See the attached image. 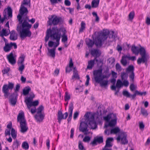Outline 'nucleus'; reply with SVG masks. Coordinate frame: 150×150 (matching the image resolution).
Instances as JSON below:
<instances>
[{"instance_id": "obj_9", "label": "nucleus", "mask_w": 150, "mask_h": 150, "mask_svg": "<svg viewBox=\"0 0 150 150\" xmlns=\"http://www.w3.org/2000/svg\"><path fill=\"white\" fill-rule=\"evenodd\" d=\"M62 22L63 20L62 18L55 15H52L51 16V18H49L48 23L49 25H56L61 23Z\"/></svg>"}, {"instance_id": "obj_60", "label": "nucleus", "mask_w": 150, "mask_h": 150, "mask_svg": "<svg viewBox=\"0 0 150 150\" xmlns=\"http://www.w3.org/2000/svg\"><path fill=\"white\" fill-rule=\"evenodd\" d=\"M18 68V70L22 72L25 68V66L24 64H21Z\"/></svg>"}, {"instance_id": "obj_8", "label": "nucleus", "mask_w": 150, "mask_h": 150, "mask_svg": "<svg viewBox=\"0 0 150 150\" xmlns=\"http://www.w3.org/2000/svg\"><path fill=\"white\" fill-rule=\"evenodd\" d=\"M24 5H28L30 7V0H23L22 2L19 10L20 14H19L22 17L24 14L26 15L28 12L27 8L24 7Z\"/></svg>"}, {"instance_id": "obj_47", "label": "nucleus", "mask_w": 150, "mask_h": 150, "mask_svg": "<svg viewBox=\"0 0 150 150\" xmlns=\"http://www.w3.org/2000/svg\"><path fill=\"white\" fill-rule=\"evenodd\" d=\"M121 63L124 66H125L127 64V61L126 58L123 56L120 61Z\"/></svg>"}, {"instance_id": "obj_6", "label": "nucleus", "mask_w": 150, "mask_h": 150, "mask_svg": "<svg viewBox=\"0 0 150 150\" xmlns=\"http://www.w3.org/2000/svg\"><path fill=\"white\" fill-rule=\"evenodd\" d=\"M50 30L52 32L53 31H56V33L60 35V38L61 36V33H62V41L65 43L67 42L68 40L67 36L66 35V30L65 28L63 27H61L59 28H58L57 27H52Z\"/></svg>"}, {"instance_id": "obj_48", "label": "nucleus", "mask_w": 150, "mask_h": 150, "mask_svg": "<svg viewBox=\"0 0 150 150\" xmlns=\"http://www.w3.org/2000/svg\"><path fill=\"white\" fill-rule=\"evenodd\" d=\"M30 97H29L27 98L25 100V102L27 101V100H28V99L29 98H30V99L31 100H33V98H34L35 97V95L32 92H31L29 94Z\"/></svg>"}, {"instance_id": "obj_57", "label": "nucleus", "mask_w": 150, "mask_h": 150, "mask_svg": "<svg viewBox=\"0 0 150 150\" xmlns=\"http://www.w3.org/2000/svg\"><path fill=\"white\" fill-rule=\"evenodd\" d=\"M111 129H105L104 131V134H105L108 136L110 134H112L111 133Z\"/></svg>"}, {"instance_id": "obj_31", "label": "nucleus", "mask_w": 150, "mask_h": 150, "mask_svg": "<svg viewBox=\"0 0 150 150\" xmlns=\"http://www.w3.org/2000/svg\"><path fill=\"white\" fill-rule=\"evenodd\" d=\"M10 43H5V46L3 47L4 50L6 52H9L11 49Z\"/></svg>"}, {"instance_id": "obj_27", "label": "nucleus", "mask_w": 150, "mask_h": 150, "mask_svg": "<svg viewBox=\"0 0 150 150\" xmlns=\"http://www.w3.org/2000/svg\"><path fill=\"white\" fill-rule=\"evenodd\" d=\"M110 129V132L112 134H116L119 133L120 134V132H120V129L118 127L112 128H111Z\"/></svg>"}, {"instance_id": "obj_19", "label": "nucleus", "mask_w": 150, "mask_h": 150, "mask_svg": "<svg viewBox=\"0 0 150 150\" xmlns=\"http://www.w3.org/2000/svg\"><path fill=\"white\" fill-rule=\"evenodd\" d=\"M65 115L64 117V115L62 114V112L60 111H59L58 112L57 119L58 122L59 123H60L61 120L63 119H66L68 117V113L67 112H66L64 114Z\"/></svg>"}, {"instance_id": "obj_58", "label": "nucleus", "mask_w": 150, "mask_h": 150, "mask_svg": "<svg viewBox=\"0 0 150 150\" xmlns=\"http://www.w3.org/2000/svg\"><path fill=\"white\" fill-rule=\"evenodd\" d=\"M122 84V86H124L125 87H127L129 85V82L127 80H125L123 81Z\"/></svg>"}, {"instance_id": "obj_51", "label": "nucleus", "mask_w": 150, "mask_h": 150, "mask_svg": "<svg viewBox=\"0 0 150 150\" xmlns=\"http://www.w3.org/2000/svg\"><path fill=\"white\" fill-rule=\"evenodd\" d=\"M135 92L136 93V94L137 95H140L141 96H142L143 95L144 96L146 94V92H141L138 91L137 90H136L135 91Z\"/></svg>"}, {"instance_id": "obj_16", "label": "nucleus", "mask_w": 150, "mask_h": 150, "mask_svg": "<svg viewBox=\"0 0 150 150\" xmlns=\"http://www.w3.org/2000/svg\"><path fill=\"white\" fill-rule=\"evenodd\" d=\"M20 132L23 134L26 132L28 129L26 122H21L20 123Z\"/></svg>"}, {"instance_id": "obj_43", "label": "nucleus", "mask_w": 150, "mask_h": 150, "mask_svg": "<svg viewBox=\"0 0 150 150\" xmlns=\"http://www.w3.org/2000/svg\"><path fill=\"white\" fill-rule=\"evenodd\" d=\"M116 86V87L118 88H120L122 86V82L120 79L117 80Z\"/></svg>"}, {"instance_id": "obj_61", "label": "nucleus", "mask_w": 150, "mask_h": 150, "mask_svg": "<svg viewBox=\"0 0 150 150\" xmlns=\"http://www.w3.org/2000/svg\"><path fill=\"white\" fill-rule=\"evenodd\" d=\"M10 68L7 67L6 69H4L2 71V72L4 74H5L7 73L10 70Z\"/></svg>"}, {"instance_id": "obj_55", "label": "nucleus", "mask_w": 150, "mask_h": 150, "mask_svg": "<svg viewBox=\"0 0 150 150\" xmlns=\"http://www.w3.org/2000/svg\"><path fill=\"white\" fill-rule=\"evenodd\" d=\"M139 129L141 130H143L144 127V125L142 122H139Z\"/></svg>"}, {"instance_id": "obj_7", "label": "nucleus", "mask_w": 150, "mask_h": 150, "mask_svg": "<svg viewBox=\"0 0 150 150\" xmlns=\"http://www.w3.org/2000/svg\"><path fill=\"white\" fill-rule=\"evenodd\" d=\"M104 119L106 121L109 122L108 126L110 127H113L116 124L117 118L115 114H111L108 115L104 117Z\"/></svg>"}, {"instance_id": "obj_15", "label": "nucleus", "mask_w": 150, "mask_h": 150, "mask_svg": "<svg viewBox=\"0 0 150 150\" xmlns=\"http://www.w3.org/2000/svg\"><path fill=\"white\" fill-rule=\"evenodd\" d=\"M33 100H31L30 98L28 99L27 101L25 102L26 103L27 108L28 110H30V108L32 106L35 107L37 106L39 104V101L38 100H35L34 101H32Z\"/></svg>"}, {"instance_id": "obj_4", "label": "nucleus", "mask_w": 150, "mask_h": 150, "mask_svg": "<svg viewBox=\"0 0 150 150\" xmlns=\"http://www.w3.org/2000/svg\"><path fill=\"white\" fill-rule=\"evenodd\" d=\"M93 74L96 82L99 83L101 87H105L108 85V80H103L104 79L108 78L110 76V74L107 75H103L102 69H100L94 70Z\"/></svg>"}, {"instance_id": "obj_11", "label": "nucleus", "mask_w": 150, "mask_h": 150, "mask_svg": "<svg viewBox=\"0 0 150 150\" xmlns=\"http://www.w3.org/2000/svg\"><path fill=\"white\" fill-rule=\"evenodd\" d=\"M127 135L125 132L121 131L120 134H119L117 138L116 139L117 141H120L121 140L122 144H127L128 143V141L127 139Z\"/></svg>"}, {"instance_id": "obj_33", "label": "nucleus", "mask_w": 150, "mask_h": 150, "mask_svg": "<svg viewBox=\"0 0 150 150\" xmlns=\"http://www.w3.org/2000/svg\"><path fill=\"white\" fill-rule=\"evenodd\" d=\"M100 0H93L91 3V6L92 8L97 7L99 5Z\"/></svg>"}, {"instance_id": "obj_1", "label": "nucleus", "mask_w": 150, "mask_h": 150, "mask_svg": "<svg viewBox=\"0 0 150 150\" xmlns=\"http://www.w3.org/2000/svg\"><path fill=\"white\" fill-rule=\"evenodd\" d=\"M17 18L19 23L17 26V30L20 33V38L23 40L26 37H30L31 33L30 29L31 28L32 25L27 22V19H28V17L26 16L22 20L21 16L18 15Z\"/></svg>"}, {"instance_id": "obj_23", "label": "nucleus", "mask_w": 150, "mask_h": 150, "mask_svg": "<svg viewBox=\"0 0 150 150\" xmlns=\"http://www.w3.org/2000/svg\"><path fill=\"white\" fill-rule=\"evenodd\" d=\"M44 115L42 113L38 114L37 113L35 116V117L37 122H40L42 121L44 118Z\"/></svg>"}, {"instance_id": "obj_13", "label": "nucleus", "mask_w": 150, "mask_h": 150, "mask_svg": "<svg viewBox=\"0 0 150 150\" xmlns=\"http://www.w3.org/2000/svg\"><path fill=\"white\" fill-rule=\"evenodd\" d=\"M126 71L127 72H130V74L129 75V77L130 80L133 82L134 80V67L133 65H129L128 67L126 69Z\"/></svg>"}, {"instance_id": "obj_62", "label": "nucleus", "mask_w": 150, "mask_h": 150, "mask_svg": "<svg viewBox=\"0 0 150 150\" xmlns=\"http://www.w3.org/2000/svg\"><path fill=\"white\" fill-rule=\"evenodd\" d=\"M65 5L67 6H69L71 5V2L69 0H65L64 1Z\"/></svg>"}, {"instance_id": "obj_52", "label": "nucleus", "mask_w": 150, "mask_h": 150, "mask_svg": "<svg viewBox=\"0 0 150 150\" xmlns=\"http://www.w3.org/2000/svg\"><path fill=\"white\" fill-rule=\"evenodd\" d=\"M91 138L88 136H85L83 139V142L89 143L90 140Z\"/></svg>"}, {"instance_id": "obj_42", "label": "nucleus", "mask_w": 150, "mask_h": 150, "mask_svg": "<svg viewBox=\"0 0 150 150\" xmlns=\"http://www.w3.org/2000/svg\"><path fill=\"white\" fill-rule=\"evenodd\" d=\"M74 78L79 79V77L77 73V71L76 69L75 68H74L73 70V75L72 77V78L73 79Z\"/></svg>"}, {"instance_id": "obj_14", "label": "nucleus", "mask_w": 150, "mask_h": 150, "mask_svg": "<svg viewBox=\"0 0 150 150\" xmlns=\"http://www.w3.org/2000/svg\"><path fill=\"white\" fill-rule=\"evenodd\" d=\"M105 40L102 37L98 35L95 38L94 40L95 45L97 47H101L103 45V43Z\"/></svg>"}, {"instance_id": "obj_46", "label": "nucleus", "mask_w": 150, "mask_h": 150, "mask_svg": "<svg viewBox=\"0 0 150 150\" xmlns=\"http://www.w3.org/2000/svg\"><path fill=\"white\" fill-rule=\"evenodd\" d=\"M134 16V11H132L130 12L128 15L129 20L132 21L133 19Z\"/></svg>"}, {"instance_id": "obj_49", "label": "nucleus", "mask_w": 150, "mask_h": 150, "mask_svg": "<svg viewBox=\"0 0 150 150\" xmlns=\"http://www.w3.org/2000/svg\"><path fill=\"white\" fill-rule=\"evenodd\" d=\"M43 109V106L42 105H40L37 109V113L38 114L42 113V112Z\"/></svg>"}, {"instance_id": "obj_59", "label": "nucleus", "mask_w": 150, "mask_h": 150, "mask_svg": "<svg viewBox=\"0 0 150 150\" xmlns=\"http://www.w3.org/2000/svg\"><path fill=\"white\" fill-rule=\"evenodd\" d=\"M62 1V0H50L51 4L53 5L57 3L58 2H61Z\"/></svg>"}, {"instance_id": "obj_50", "label": "nucleus", "mask_w": 150, "mask_h": 150, "mask_svg": "<svg viewBox=\"0 0 150 150\" xmlns=\"http://www.w3.org/2000/svg\"><path fill=\"white\" fill-rule=\"evenodd\" d=\"M115 68L116 70L118 71V72L121 71L122 70L121 66L118 63H117L116 64Z\"/></svg>"}, {"instance_id": "obj_29", "label": "nucleus", "mask_w": 150, "mask_h": 150, "mask_svg": "<svg viewBox=\"0 0 150 150\" xmlns=\"http://www.w3.org/2000/svg\"><path fill=\"white\" fill-rule=\"evenodd\" d=\"M108 35L109 38L111 39L110 41H112L117 37V35L115 34V32L114 31H111L109 32Z\"/></svg>"}, {"instance_id": "obj_24", "label": "nucleus", "mask_w": 150, "mask_h": 150, "mask_svg": "<svg viewBox=\"0 0 150 150\" xmlns=\"http://www.w3.org/2000/svg\"><path fill=\"white\" fill-rule=\"evenodd\" d=\"M109 33V31L107 29L104 30L99 35L103 38L104 40H105L107 38V36Z\"/></svg>"}, {"instance_id": "obj_28", "label": "nucleus", "mask_w": 150, "mask_h": 150, "mask_svg": "<svg viewBox=\"0 0 150 150\" xmlns=\"http://www.w3.org/2000/svg\"><path fill=\"white\" fill-rule=\"evenodd\" d=\"M48 51V55L53 58H54L55 56V48H53L51 49L47 48Z\"/></svg>"}, {"instance_id": "obj_63", "label": "nucleus", "mask_w": 150, "mask_h": 150, "mask_svg": "<svg viewBox=\"0 0 150 150\" xmlns=\"http://www.w3.org/2000/svg\"><path fill=\"white\" fill-rule=\"evenodd\" d=\"M20 88V84H17L16 85L15 89H14L15 92H17L19 90Z\"/></svg>"}, {"instance_id": "obj_17", "label": "nucleus", "mask_w": 150, "mask_h": 150, "mask_svg": "<svg viewBox=\"0 0 150 150\" xmlns=\"http://www.w3.org/2000/svg\"><path fill=\"white\" fill-rule=\"evenodd\" d=\"M113 141L112 137H108L107 138L106 141L105 145L103 149V150H112L110 149H107L108 147H110L112 146L111 142Z\"/></svg>"}, {"instance_id": "obj_53", "label": "nucleus", "mask_w": 150, "mask_h": 150, "mask_svg": "<svg viewBox=\"0 0 150 150\" xmlns=\"http://www.w3.org/2000/svg\"><path fill=\"white\" fill-rule=\"evenodd\" d=\"M123 95L129 98L130 97V93L126 91H124L122 92Z\"/></svg>"}, {"instance_id": "obj_37", "label": "nucleus", "mask_w": 150, "mask_h": 150, "mask_svg": "<svg viewBox=\"0 0 150 150\" xmlns=\"http://www.w3.org/2000/svg\"><path fill=\"white\" fill-rule=\"evenodd\" d=\"M81 27L79 30V33L83 32L86 28V24L84 21H82L81 23Z\"/></svg>"}, {"instance_id": "obj_22", "label": "nucleus", "mask_w": 150, "mask_h": 150, "mask_svg": "<svg viewBox=\"0 0 150 150\" xmlns=\"http://www.w3.org/2000/svg\"><path fill=\"white\" fill-rule=\"evenodd\" d=\"M73 104L72 102H71L69 104V115L68 119H67L68 122L70 121L71 120L73 110Z\"/></svg>"}, {"instance_id": "obj_34", "label": "nucleus", "mask_w": 150, "mask_h": 150, "mask_svg": "<svg viewBox=\"0 0 150 150\" xmlns=\"http://www.w3.org/2000/svg\"><path fill=\"white\" fill-rule=\"evenodd\" d=\"M25 56L23 54H21L19 57L18 61V64H24V62L25 60Z\"/></svg>"}, {"instance_id": "obj_18", "label": "nucleus", "mask_w": 150, "mask_h": 150, "mask_svg": "<svg viewBox=\"0 0 150 150\" xmlns=\"http://www.w3.org/2000/svg\"><path fill=\"white\" fill-rule=\"evenodd\" d=\"M7 58L10 63L12 65L16 63V59L15 58L12 52H11L7 55Z\"/></svg>"}, {"instance_id": "obj_64", "label": "nucleus", "mask_w": 150, "mask_h": 150, "mask_svg": "<svg viewBox=\"0 0 150 150\" xmlns=\"http://www.w3.org/2000/svg\"><path fill=\"white\" fill-rule=\"evenodd\" d=\"M130 89L131 91H133L135 89V87L133 83H132L130 86Z\"/></svg>"}, {"instance_id": "obj_2", "label": "nucleus", "mask_w": 150, "mask_h": 150, "mask_svg": "<svg viewBox=\"0 0 150 150\" xmlns=\"http://www.w3.org/2000/svg\"><path fill=\"white\" fill-rule=\"evenodd\" d=\"M85 120L80 123V130L83 132L85 135L89 133L88 129V124L90 126L91 129H95L97 125L94 120V115L90 112H87L84 115Z\"/></svg>"}, {"instance_id": "obj_20", "label": "nucleus", "mask_w": 150, "mask_h": 150, "mask_svg": "<svg viewBox=\"0 0 150 150\" xmlns=\"http://www.w3.org/2000/svg\"><path fill=\"white\" fill-rule=\"evenodd\" d=\"M17 121L19 122L20 123L21 122H26L24 114L23 112H21L19 113L17 116Z\"/></svg>"}, {"instance_id": "obj_39", "label": "nucleus", "mask_w": 150, "mask_h": 150, "mask_svg": "<svg viewBox=\"0 0 150 150\" xmlns=\"http://www.w3.org/2000/svg\"><path fill=\"white\" fill-rule=\"evenodd\" d=\"M11 137L13 139H15L16 138L17 132H16L15 131V129L13 128L11 129Z\"/></svg>"}, {"instance_id": "obj_45", "label": "nucleus", "mask_w": 150, "mask_h": 150, "mask_svg": "<svg viewBox=\"0 0 150 150\" xmlns=\"http://www.w3.org/2000/svg\"><path fill=\"white\" fill-rule=\"evenodd\" d=\"M22 148L25 150L28 149L29 148V145L28 143L26 142H23L22 145Z\"/></svg>"}, {"instance_id": "obj_25", "label": "nucleus", "mask_w": 150, "mask_h": 150, "mask_svg": "<svg viewBox=\"0 0 150 150\" xmlns=\"http://www.w3.org/2000/svg\"><path fill=\"white\" fill-rule=\"evenodd\" d=\"M10 101L11 104L13 105H14L16 104L17 101L15 93L12 94L10 95Z\"/></svg>"}, {"instance_id": "obj_32", "label": "nucleus", "mask_w": 150, "mask_h": 150, "mask_svg": "<svg viewBox=\"0 0 150 150\" xmlns=\"http://www.w3.org/2000/svg\"><path fill=\"white\" fill-rule=\"evenodd\" d=\"M86 45L88 47H92L95 44L94 41H93L89 39H87L86 40Z\"/></svg>"}, {"instance_id": "obj_26", "label": "nucleus", "mask_w": 150, "mask_h": 150, "mask_svg": "<svg viewBox=\"0 0 150 150\" xmlns=\"http://www.w3.org/2000/svg\"><path fill=\"white\" fill-rule=\"evenodd\" d=\"M95 61L98 62V60L95 58L93 60H91L88 62V65L87 68L88 69H91L93 66Z\"/></svg>"}, {"instance_id": "obj_21", "label": "nucleus", "mask_w": 150, "mask_h": 150, "mask_svg": "<svg viewBox=\"0 0 150 150\" xmlns=\"http://www.w3.org/2000/svg\"><path fill=\"white\" fill-rule=\"evenodd\" d=\"M9 39L11 40L15 41L18 39V34L14 30L10 32Z\"/></svg>"}, {"instance_id": "obj_10", "label": "nucleus", "mask_w": 150, "mask_h": 150, "mask_svg": "<svg viewBox=\"0 0 150 150\" xmlns=\"http://www.w3.org/2000/svg\"><path fill=\"white\" fill-rule=\"evenodd\" d=\"M14 86V83L10 82H8V85L5 84L3 85L2 88V91L6 98H8L9 95L10 93L8 92L9 90H12Z\"/></svg>"}, {"instance_id": "obj_5", "label": "nucleus", "mask_w": 150, "mask_h": 150, "mask_svg": "<svg viewBox=\"0 0 150 150\" xmlns=\"http://www.w3.org/2000/svg\"><path fill=\"white\" fill-rule=\"evenodd\" d=\"M50 37L51 39L53 40H55L57 43L54 46L53 48H56L59 45V41L60 40V35L56 33V31L52 32L50 30V28L48 29L46 32V35L45 38V41L47 42L48 40L49 37Z\"/></svg>"}, {"instance_id": "obj_41", "label": "nucleus", "mask_w": 150, "mask_h": 150, "mask_svg": "<svg viewBox=\"0 0 150 150\" xmlns=\"http://www.w3.org/2000/svg\"><path fill=\"white\" fill-rule=\"evenodd\" d=\"M141 114L144 116H147L148 115L146 110L142 107L141 108Z\"/></svg>"}, {"instance_id": "obj_38", "label": "nucleus", "mask_w": 150, "mask_h": 150, "mask_svg": "<svg viewBox=\"0 0 150 150\" xmlns=\"http://www.w3.org/2000/svg\"><path fill=\"white\" fill-rule=\"evenodd\" d=\"M9 34V33H8L6 29H3L1 30L0 36L1 37H3L4 36H7Z\"/></svg>"}, {"instance_id": "obj_56", "label": "nucleus", "mask_w": 150, "mask_h": 150, "mask_svg": "<svg viewBox=\"0 0 150 150\" xmlns=\"http://www.w3.org/2000/svg\"><path fill=\"white\" fill-rule=\"evenodd\" d=\"M97 142L99 143H102L103 142V137H100L96 138Z\"/></svg>"}, {"instance_id": "obj_36", "label": "nucleus", "mask_w": 150, "mask_h": 150, "mask_svg": "<svg viewBox=\"0 0 150 150\" xmlns=\"http://www.w3.org/2000/svg\"><path fill=\"white\" fill-rule=\"evenodd\" d=\"M20 144V143L17 140L13 142L12 147L13 149H17Z\"/></svg>"}, {"instance_id": "obj_54", "label": "nucleus", "mask_w": 150, "mask_h": 150, "mask_svg": "<svg viewBox=\"0 0 150 150\" xmlns=\"http://www.w3.org/2000/svg\"><path fill=\"white\" fill-rule=\"evenodd\" d=\"M79 148L80 150H86L81 141L79 142Z\"/></svg>"}, {"instance_id": "obj_12", "label": "nucleus", "mask_w": 150, "mask_h": 150, "mask_svg": "<svg viewBox=\"0 0 150 150\" xmlns=\"http://www.w3.org/2000/svg\"><path fill=\"white\" fill-rule=\"evenodd\" d=\"M7 10L6 9H5L3 12V15L4 17L2 18H0V23H3L5 19H8L7 17L6 12L7 11L8 17L11 18L12 17V10L11 8L10 7H8L7 8Z\"/></svg>"}, {"instance_id": "obj_44", "label": "nucleus", "mask_w": 150, "mask_h": 150, "mask_svg": "<svg viewBox=\"0 0 150 150\" xmlns=\"http://www.w3.org/2000/svg\"><path fill=\"white\" fill-rule=\"evenodd\" d=\"M71 98L70 95L67 92H66L64 96V100L66 101H68Z\"/></svg>"}, {"instance_id": "obj_35", "label": "nucleus", "mask_w": 150, "mask_h": 150, "mask_svg": "<svg viewBox=\"0 0 150 150\" xmlns=\"http://www.w3.org/2000/svg\"><path fill=\"white\" fill-rule=\"evenodd\" d=\"M31 90V89L29 86H27L25 87L23 89V94L24 96H26L28 94Z\"/></svg>"}, {"instance_id": "obj_30", "label": "nucleus", "mask_w": 150, "mask_h": 150, "mask_svg": "<svg viewBox=\"0 0 150 150\" xmlns=\"http://www.w3.org/2000/svg\"><path fill=\"white\" fill-rule=\"evenodd\" d=\"M91 54L93 56H99L100 54V53L99 50L94 49L91 50Z\"/></svg>"}, {"instance_id": "obj_40", "label": "nucleus", "mask_w": 150, "mask_h": 150, "mask_svg": "<svg viewBox=\"0 0 150 150\" xmlns=\"http://www.w3.org/2000/svg\"><path fill=\"white\" fill-rule=\"evenodd\" d=\"M120 76L122 81L127 80L128 78V75L125 72H122L121 73Z\"/></svg>"}, {"instance_id": "obj_3", "label": "nucleus", "mask_w": 150, "mask_h": 150, "mask_svg": "<svg viewBox=\"0 0 150 150\" xmlns=\"http://www.w3.org/2000/svg\"><path fill=\"white\" fill-rule=\"evenodd\" d=\"M131 50L133 53L137 55H138L139 53L141 57L139 58L137 60V62L138 64H140L142 63L146 64L149 59V56L148 54L146 52L144 48L141 47L139 48L138 47L133 45Z\"/></svg>"}]
</instances>
